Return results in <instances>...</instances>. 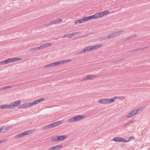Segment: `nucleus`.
Here are the masks:
<instances>
[{
	"mask_svg": "<svg viewBox=\"0 0 150 150\" xmlns=\"http://www.w3.org/2000/svg\"><path fill=\"white\" fill-rule=\"evenodd\" d=\"M137 35H131V36H130L129 37H127L124 40V41H126L127 40H130L131 39H132L133 38H135V37H137Z\"/></svg>",
	"mask_w": 150,
	"mask_h": 150,
	"instance_id": "6ab92c4d",
	"label": "nucleus"
},
{
	"mask_svg": "<svg viewBox=\"0 0 150 150\" xmlns=\"http://www.w3.org/2000/svg\"><path fill=\"white\" fill-rule=\"evenodd\" d=\"M128 125H128V124L127 123L126 124H125V125H123V127H126Z\"/></svg>",
	"mask_w": 150,
	"mask_h": 150,
	"instance_id": "13d9d810",
	"label": "nucleus"
},
{
	"mask_svg": "<svg viewBox=\"0 0 150 150\" xmlns=\"http://www.w3.org/2000/svg\"><path fill=\"white\" fill-rule=\"evenodd\" d=\"M6 64H7L6 60L0 62V65H3Z\"/></svg>",
	"mask_w": 150,
	"mask_h": 150,
	"instance_id": "c756f323",
	"label": "nucleus"
},
{
	"mask_svg": "<svg viewBox=\"0 0 150 150\" xmlns=\"http://www.w3.org/2000/svg\"><path fill=\"white\" fill-rule=\"evenodd\" d=\"M49 125L50 128H52L54 127V125L53 123L50 124Z\"/></svg>",
	"mask_w": 150,
	"mask_h": 150,
	"instance_id": "49530a36",
	"label": "nucleus"
},
{
	"mask_svg": "<svg viewBox=\"0 0 150 150\" xmlns=\"http://www.w3.org/2000/svg\"><path fill=\"white\" fill-rule=\"evenodd\" d=\"M0 108L1 109H5L6 108H11L10 105L5 104L2 105L0 106Z\"/></svg>",
	"mask_w": 150,
	"mask_h": 150,
	"instance_id": "1a4fd4ad",
	"label": "nucleus"
},
{
	"mask_svg": "<svg viewBox=\"0 0 150 150\" xmlns=\"http://www.w3.org/2000/svg\"><path fill=\"white\" fill-rule=\"evenodd\" d=\"M6 89H8V88H11L12 87V86H6Z\"/></svg>",
	"mask_w": 150,
	"mask_h": 150,
	"instance_id": "5fc2aeb1",
	"label": "nucleus"
},
{
	"mask_svg": "<svg viewBox=\"0 0 150 150\" xmlns=\"http://www.w3.org/2000/svg\"><path fill=\"white\" fill-rule=\"evenodd\" d=\"M123 31H116L109 35L108 37V39L113 38L115 37L117 35H119L121 33H122Z\"/></svg>",
	"mask_w": 150,
	"mask_h": 150,
	"instance_id": "f03ea898",
	"label": "nucleus"
},
{
	"mask_svg": "<svg viewBox=\"0 0 150 150\" xmlns=\"http://www.w3.org/2000/svg\"><path fill=\"white\" fill-rule=\"evenodd\" d=\"M121 142H122L124 143H126V142H129V141H128V140H127L126 139H124L123 138H122V139H121Z\"/></svg>",
	"mask_w": 150,
	"mask_h": 150,
	"instance_id": "f704fd0d",
	"label": "nucleus"
},
{
	"mask_svg": "<svg viewBox=\"0 0 150 150\" xmlns=\"http://www.w3.org/2000/svg\"><path fill=\"white\" fill-rule=\"evenodd\" d=\"M86 21L85 17L83 18L82 19L76 20L75 21V23H82L83 22Z\"/></svg>",
	"mask_w": 150,
	"mask_h": 150,
	"instance_id": "9d476101",
	"label": "nucleus"
},
{
	"mask_svg": "<svg viewBox=\"0 0 150 150\" xmlns=\"http://www.w3.org/2000/svg\"><path fill=\"white\" fill-rule=\"evenodd\" d=\"M110 13V11L108 10H106L103 12L100 13V17L103 16L104 15H106L109 14Z\"/></svg>",
	"mask_w": 150,
	"mask_h": 150,
	"instance_id": "4468645a",
	"label": "nucleus"
},
{
	"mask_svg": "<svg viewBox=\"0 0 150 150\" xmlns=\"http://www.w3.org/2000/svg\"><path fill=\"white\" fill-rule=\"evenodd\" d=\"M6 62L7 64L13 62V60L12 58H8L6 59Z\"/></svg>",
	"mask_w": 150,
	"mask_h": 150,
	"instance_id": "cd10ccee",
	"label": "nucleus"
},
{
	"mask_svg": "<svg viewBox=\"0 0 150 150\" xmlns=\"http://www.w3.org/2000/svg\"><path fill=\"white\" fill-rule=\"evenodd\" d=\"M12 128V127L11 126H8L7 127H6V129H5L6 131L8 130H10Z\"/></svg>",
	"mask_w": 150,
	"mask_h": 150,
	"instance_id": "ea45409f",
	"label": "nucleus"
},
{
	"mask_svg": "<svg viewBox=\"0 0 150 150\" xmlns=\"http://www.w3.org/2000/svg\"><path fill=\"white\" fill-rule=\"evenodd\" d=\"M74 33V35H76V34H77V33Z\"/></svg>",
	"mask_w": 150,
	"mask_h": 150,
	"instance_id": "052dcab7",
	"label": "nucleus"
},
{
	"mask_svg": "<svg viewBox=\"0 0 150 150\" xmlns=\"http://www.w3.org/2000/svg\"><path fill=\"white\" fill-rule=\"evenodd\" d=\"M96 77V76L95 75H87L83 79H82L81 81H83L88 80H91L95 78Z\"/></svg>",
	"mask_w": 150,
	"mask_h": 150,
	"instance_id": "423d86ee",
	"label": "nucleus"
},
{
	"mask_svg": "<svg viewBox=\"0 0 150 150\" xmlns=\"http://www.w3.org/2000/svg\"><path fill=\"white\" fill-rule=\"evenodd\" d=\"M30 106H33V105L37 104L35 100L33 101L32 103H30Z\"/></svg>",
	"mask_w": 150,
	"mask_h": 150,
	"instance_id": "e433bc0d",
	"label": "nucleus"
},
{
	"mask_svg": "<svg viewBox=\"0 0 150 150\" xmlns=\"http://www.w3.org/2000/svg\"><path fill=\"white\" fill-rule=\"evenodd\" d=\"M135 138H134V137L131 136L129 138V139L128 140V141L129 142L131 140H133Z\"/></svg>",
	"mask_w": 150,
	"mask_h": 150,
	"instance_id": "79ce46f5",
	"label": "nucleus"
},
{
	"mask_svg": "<svg viewBox=\"0 0 150 150\" xmlns=\"http://www.w3.org/2000/svg\"><path fill=\"white\" fill-rule=\"evenodd\" d=\"M94 15L95 19H96L101 17L100 16V13H96Z\"/></svg>",
	"mask_w": 150,
	"mask_h": 150,
	"instance_id": "b1692460",
	"label": "nucleus"
},
{
	"mask_svg": "<svg viewBox=\"0 0 150 150\" xmlns=\"http://www.w3.org/2000/svg\"><path fill=\"white\" fill-rule=\"evenodd\" d=\"M85 48L86 49V51H90V50H89V46L87 47H86V48Z\"/></svg>",
	"mask_w": 150,
	"mask_h": 150,
	"instance_id": "09e8293b",
	"label": "nucleus"
},
{
	"mask_svg": "<svg viewBox=\"0 0 150 150\" xmlns=\"http://www.w3.org/2000/svg\"><path fill=\"white\" fill-rule=\"evenodd\" d=\"M62 148V145H59L50 148L48 150H59Z\"/></svg>",
	"mask_w": 150,
	"mask_h": 150,
	"instance_id": "0eeeda50",
	"label": "nucleus"
},
{
	"mask_svg": "<svg viewBox=\"0 0 150 150\" xmlns=\"http://www.w3.org/2000/svg\"><path fill=\"white\" fill-rule=\"evenodd\" d=\"M86 21L92 19H95L94 15L88 16V17H85Z\"/></svg>",
	"mask_w": 150,
	"mask_h": 150,
	"instance_id": "412c9836",
	"label": "nucleus"
},
{
	"mask_svg": "<svg viewBox=\"0 0 150 150\" xmlns=\"http://www.w3.org/2000/svg\"><path fill=\"white\" fill-rule=\"evenodd\" d=\"M12 58V59L13 62L19 61L21 59V58H19L17 57Z\"/></svg>",
	"mask_w": 150,
	"mask_h": 150,
	"instance_id": "393cba45",
	"label": "nucleus"
},
{
	"mask_svg": "<svg viewBox=\"0 0 150 150\" xmlns=\"http://www.w3.org/2000/svg\"><path fill=\"white\" fill-rule=\"evenodd\" d=\"M25 104L21 105L18 107V108H25Z\"/></svg>",
	"mask_w": 150,
	"mask_h": 150,
	"instance_id": "72a5a7b5",
	"label": "nucleus"
},
{
	"mask_svg": "<svg viewBox=\"0 0 150 150\" xmlns=\"http://www.w3.org/2000/svg\"><path fill=\"white\" fill-rule=\"evenodd\" d=\"M52 44L51 43H47L44 44L42 45V49L44 48L47 47H50L52 45Z\"/></svg>",
	"mask_w": 150,
	"mask_h": 150,
	"instance_id": "2eb2a0df",
	"label": "nucleus"
},
{
	"mask_svg": "<svg viewBox=\"0 0 150 150\" xmlns=\"http://www.w3.org/2000/svg\"><path fill=\"white\" fill-rule=\"evenodd\" d=\"M51 22L52 23H53V24H57L56 21H52Z\"/></svg>",
	"mask_w": 150,
	"mask_h": 150,
	"instance_id": "864d4df0",
	"label": "nucleus"
},
{
	"mask_svg": "<svg viewBox=\"0 0 150 150\" xmlns=\"http://www.w3.org/2000/svg\"><path fill=\"white\" fill-rule=\"evenodd\" d=\"M82 53L81 52V50L79 51L76 54V55H79L80 54H82Z\"/></svg>",
	"mask_w": 150,
	"mask_h": 150,
	"instance_id": "603ef678",
	"label": "nucleus"
},
{
	"mask_svg": "<svg viewBox=\"0 0 150 150\" xmlns=\"http://www.w3.org/2000/svg\"><path fill=\"white\" fill-rule=\"evenodd\" d=\"M71 61V59H68L67 60H64V61H60L59 62H58L59 63V65H60L61 64H64L67 62H69Z\"/></svg>",
	"mask_w": 150,
	"mask_h": 150,
	"instance_id": "f8f14e48",
	"label": "nucleus"
},
{
	"mask_svg": "<svg viewBox=\"0 0 150 150\" xmlns=\"http://www.w3.org/2000/svg\"><path fill=\"white\" fill-rule=\"evenodd\" d=\"M26 135L25 132L23 133L20 134H19L17 135L15 137V138H18L21 137Z\"/></svg>",
	"mask_w": 150,
	"mask_h": 150,
	"instance_id": "dca6fc26",
	"label": "nucleus"
},
{
	"mask_svg": "<svg viewBox=\"0 0 150 150\" xmlns=\"http://www.w3.org/2000/svg\"><path fill=\"white\" fill-rule=\"evenodd\" d=\"M122 60H123V59H121V60H117V61H116L114 62H115V63H117L118 62H120L122 61Z\"/></svg>",
	"mask_w": 150,
	"mask_h": 150,
	"instance_id": "3c124183",
	"label": "nucleus"
},
{
	"mask_svg": "<svg viewBox=\"0 0 150 150\" xmlns=\"http://www.w3.org/2000/svg\"><path fill=\"white\" fill-rule=\"evenodd\" d=\"M100 40L101 41H103L104 40H108V37H103L101 38Z\"/></svg>",
	"mask_w": 150,
	"mask_h": 150,
	"instance_id": "7c9ffc66",
	"label": "nucleus"
},
{
	"mask_svg": "<svg viewBox=\"0 0 150 150\" xmlns=\"http://www.w3.org/2000/svg\"><path fill=\"white\" fill-rule=\"evenodd\" d=\"M6 89V86H4V87H1L0 88V90H3Z\"/></svg>",
	"mask_w": 150,
	"mask_h": 150,
	"instance_id": "37998d69",
	"label": "nucleus"
},
{
	"mask_svg": "<svg viewBox=\"0 0 150 150\" xmlns=\"http://www.w3.org/2000/svg\"><path fill=\"white\" fill-rule=\"evenodd\" d=\"M121 139L122 138L120 137H116L113 138L112 140L116 142H121Z\"/></svg>",
	"mask_w": 150,
	"mask_h": 150,
	"instance_id": "f3484780",
	"label": "nucleus"
},
{
	"mask_svg": "<svg viewBox=\"0 0 150 150\" xmlns=\"http://www.w3.org/2000/svg\"><path fill=\"white\" fill-rule=\"evenodd\" d=\"M65 37L71 38V36H70V34H67V35H64L63 36V38H65Z\"/></svg>",
	"mask_w": 150,
	"mask_h": 150,
	"instance_id": "58836bf2",
	"label": "nucleus"
},
{
	"mask_svg": "<svg viewBox=\"0 0 150 150\" xmlns=\"http://www.w3.org/2000/svg\"><path fill=\"white\" fill-rule=\"evenodd\" d=\"M139 110H133L130 112L128 113L127 115V117L129 118L133 116L138 113V111Z\"/></svg>",
	"mask_w": 150,
	"mask_h": 150,
	"instance_id": "39448f33",
	"label": "nucleus"
},
{
	"mask_svg": "<svg viewBox=\"0 0 150 150\" xmlns=\"http://www.w3.org/2000/svg\"><path fill=\"white\" fill-rule=\"evenodd\" d=\"M71 38L73 37L74 35V33H73L72 34H70Z\"/></svg>",
	"mask_w": 150,
	"mask_h": 150,
	"instance_id": "bf43d9fd",
	"label": "nucleus"
},
{
	"mask_svg": "<svg viewBox=\"0 0 150 150\" xmlns=\"http://www.w3.org/2000/svg\"><path fill=\"white\" fill-rule=\"evenodd\" d=\"M144 49V48H137V49H135L136 51H139L140 50H142Z\"/></svg>",
	"mask_w": 150,
	"mask_h": 150,
	"instance_id": "de8ad7c7",
	"label": "nucleus"
},
{
	"mask_svg": "<svg viewBox=\"0 0 150 150\" xmlns=\"http://www.w3.org/2000/svg\"><path fill=\"white\" fill-rule=\"evenodd\" d=\"M89 47V50H96L95 49V47H94V46H90Z\"/></svg>",
	"mask_w": 150,
	"mask_h": 150,
	"instance_id": "473e14b6",
	"label": "nucleus"
},
{
	"mask_svg": "<svg viewBox=\"0 0 150 150\" xmlns=\"http://www.w3.org/2000/svg\"><path fill=\"white\" fill-rule=\"evenodd\" d=\"M148 47H144L143 48H144L145 49V48H148Z\"/></svg>",
	"mask_w": 150,
	"mask_h": 150,
	"instance_id": "680f3d73",
	"label": "nucleus"
},
{
	"mask_svg": "<svg viewBox=\"0 0 150 150\" xmlns=\"http://www.w3.org/2000/svg\"><path fill=\"white\" fill-rule=\"evenodd\" d=\"M62 20L61 19H58L57 20L56 22L57 24L59 23H60V22L62 21Z\"/></svg>",
	"mask_w": 150,
	"mask_h": 150,
	"instance_id": "c03bdc74",
	"label": "nucleus"
},
{
	"mask_svg": "<svg viewBox=\"0 0 150 150\" xmlns=\"http://www.w3.org/2000/svg\"><path fill=\"white\" fill-rule=\"evenodd\" d=\"M6 141V139H3V140H1V141H0V144H1V143H2L3 142H5Z\"/></svg>",
	"mask_w": 150,
	"mask_h": 150,
	"instance_id": "8fccbe9b",
	"label": "nucleus"
},
{
	"mask_svg": "<svg viewBox=\"0 0 150 150\" xmlns=\"http://www.w3.org/2000/svg\"><path fill=\"white\" fill-rule=\"evenodd\" d=\"M53 24V23H52V22L48 24H47L46 25V26H48L49 25H52V24Z\"/></svg>",
	"mask_w": 150,
	"mask_h": 150,
	"instance_id": "4d7b16f0",
	"label": "nucleus"
},
{
	"mask_svg": "<svg viewBox=\"0 0 150 150\" xmlns=\"http://www.w3.org/2000/svg\"><path fill=\"white\" fill-rule=\"evenodd\" d=\"M50 128V125H48L47 126H44L42 129V130H45L48 129H49Z\"/></svg>",
	"mask_w": 150,
	"mask_h": 150,
	"instance_id": "5701e85b",
	"label": "nucleus"
},
{
	"mask_svg": "<svg viewBox=\"0 0 150 150\" xmlns=\"http://www.w3.org/2000/svg\"><path fill=\"white\" fill-rule=\"evenodd\" d=\"M84 117L83 115H76L69 120L68 121L69 123H73L81 120Z\"/></svg>",
	"mask_w": 150,
	"mask_h": 150,
	"instance_id": "f257e3e1",
	"label": "nucleus"
},
{
	"mask_svg": "<svg viewBox=\"0 0 150 150\" xmlns=\"http://www.w3.org/2000/svg\"><path fill=\"white\" fill-rule=\"evenodd\" d=\"M41 49H42L41 46H40L39 47L31 48L30 49V51L33 52V51H36Z\"/></svg>",
	"mask_w": 150,
	"mask_h": 150,
	"instance_id": "ddd939ff",
	"label": "nucleus"
},
{
	"mask_svg": "<svg viewBox=\"0 0 150 150\" xmlns=\"http://www.w3.org/2000/svg\"><path fill=\"white\" fill-rule=\"evenodd\" d=\"M86 50L85 48L83 50H81V52H82V54H84V52H86Z\"/></svg>",
	"mask_w": 150,
	"mask_h": 150,
	"instance_id": "a18cd8bd",
	"label": "nucleus"
},
{
	"mask_svg": "<svg viewBox=\"0 0 150 150\" xmlns=\"http://www.w3.org/2000/svg\"><path fill=\"white\" fill-rule=\"evenodd\" d=\"M134 121L133 120H129L127 123L128 124V125H129L133 122Z\"/></svg>",
	"mask_w": 150,
	"mask_h": 150,
	"instance_id": "a19ab883",
	"label": "nucleus"
},
{
	"mask_svg": "<svg viewBox=\"0 0 150 150\" xmlns=\"http://www.w3.org/2000/svg\"><path fill=\"white\" fill-rule=\"evenodd\" d=\"M24 104H25V108H27V107H30V103H24Z\"/></svg>",
	"mask_w": 150,
	"mask_h": 150,
	"instance_id": "4c0bfd02",
	"label": "nucleus"
},
{
	"mask_svg": "<svg viewBox=\"0 0 150 150\" xmlns=\"http://www.w3.org/2000/svg\"><path fill=\"white\" fill-rule=\"evenodd\" d=\"M6 127L5 126L0 127V133L4 132L6 131Z\"/></svg>",
	"mask_w": 150,
	"mask_h": 150,
	"instance_id": "aec40b11",
	"label": "nucleus"
},
{
	"mask_svg": "<svg viewBox=\"0 0 150 150\" xmlns=\"http://www.w3.org/2000/svg\"><path fill=\"white\" fill-rule=\"evenodd\" d=\"M51 140L54 142L58 141L57 136L52 137L51 139Z\"/></svg>",
	"mask_w": 150,
	"mask_h": 150,
	"instance_id": "bb28decb",
	"label": "nucleus"
},
{
	"mask_svg": "<svg viewBox=\"0 0 150 150\" xmlns=\"http://www.w3.org/2000/svg\"><path fill=\"white\" fill-rule=\"evenodd\" d=\"M59 66V63L58 62H53L52 63H51L50 64L47 65H46L44 67L45 68H49L52 67H56L57 66Z\"/></svg>",
	"mask_w": 150,
	"mask_h": 150,
	"instance_id": "7ed1b4c3",
	"label": "nucleus"
},
{
	"mask_svg": "<svg viewBox=\"0 0 150 150\" xmlns=\"http://www.w3.org/2000/svg\"><path fill=\"white\" fill-rule=\"evenodd\" d=\"M21 103V101L17 100L14 102L10 104L11 108H14L20 105Z\"/></svg>",
	"mask_w": 150,
	"mask_h": 150,
	"instance_id": "20e7f679",
	"label": "nucleus"
},
{
	"mask_svg": "<svg viewBox=\"0 0 150 150\" xmlns=\"http://www.w3.org/2000/svg\"><path fill=\"white\" fill-rule=\"evenodd\" d=\"M136 51V50H135V49L131 50L129 51V52H135Z\"/></svg>",
	"mask_w": 150,
	"mask_h": 150,
	"instance_id": "6e6d98bb",
	"label": "nucleus"
},
{
	"mask_svg": "<svg viewBox=\"0 0 150 150\" xmlns=\"http://www.w3.org/2000/svg\"><path fill=\"white\" fill-rule=\"evenodd\" d=\"M62 122L61 121H58L55 122L53 123V124L54 125V127L57 126V125L60 124L62 123Z\"/></svg>",
	"mask_w": 150,
	"mask_h": 150,
	"instance_id": "4be33fe9",
	"label": "nucleus"
},
{
	"mask_svg": "<svg viewBox=\"0 0 150 150\" xmlns=\"http://www.w3.org/2000/svg\"><path fill=\"white\" fill-rule=\"evenodd\" d=\"M25 134L26 135L30 134L32 133V131L31 130L27 131L25 132Z\"/></svg>",
	"mask_w": 150,
	"mask_h": 150,
	"instance_id": "2f4dec72",
	"label": "nucleus"
},
{
	"mask_svg": "<svg viewBox=\"0 0 150 150\" xmlns=\"http://www.w3.org/2000/svg\"><path fill=\"white\" fill-rule=\"evenodd\" d=\"M94 47H95V49H97L98 48L100 47H101L102 46V44H99V45H94Z\"/></svg>",
	"mask_w": 150,
	"mask_h": 150,
	"instance_id": "c85d7f7f",
	"label": "nucleus"
},
{
	"mask_svg": "<svg viewBox=\"0 0 150 150\" xmlns=\"http://www.w3.org/2000/svg\"><path fill=\"white\" fill-rule=\"evenodd\" d=\"M116 98V97H114V98L111 99H106V100L107 101V104L113 102L115 100V99Z\"/></svg>",
	"mask_w": 150,
	"mask_h": 150,
	"instance_id": "9b49d317",
	"label": "nucleus"
},
{
	"mask_svg": "<svg viewBox=\"0 0 150 150\" xmlns=\"http://www.w3.org/2000/svg\"><path fill=\"white\" fill-rule=\"evenodd\" d=\"M57 137L58 141L64 140L67 137V136L65 135L57 136Z\"/></svg>",
	"mask_w": 150,
	"mask_h": 150,
	"instance_id": "6e6552de",
	"label": "nucleus"
},
{
	"mask_svg": "<svg viewBox=\"0 0 150 150\" xmlns=\"http://www.w3.org/2000/svg\"><path fill=\"white\" fill-rule=\"evenodd\" d=\"M106 99H101L99 100L98 102L102 104H106L107 103Z\"/></svg>",
	"mask_w": 150,
	"mask_h": 150,
	"instance_id": "a211bd4d",
	"label": "nucleus"
},
{
	"mask_svg": "<svg viewBox=\"0 0 150 150\" xmlns=\"http://www.w3.org/2000/svg\"><path fill=\"white\" fill-rule=\"evenodd\" d=\"M117 98L119 99H120L121 100H124L125 99V97L123 96H116Z\"/></svg>",
	"mask_w": 150,
	"mask_h": 150,
	"instance_id": "c9c22d12",
	"label": "nucleus"
},
{
	"mask_svg": "<svg viewBox=\"0 0 150 150\" xmlns=\"http://www.w3.org/2000/svg\"><path fill=\"white\" fill-rule=\"evenodd\" d=\"M44 100V99L43 98H41L40 99H38L37 100H35V102L36 103V104H38L39 103L42 101Z\"/></svg>",
	"mask_w": 150,
	"mask_h": 150,
	"instance_id": "a878e982",
	"label": "nucleus"
}]
</instances>
